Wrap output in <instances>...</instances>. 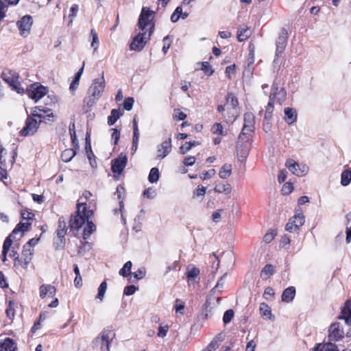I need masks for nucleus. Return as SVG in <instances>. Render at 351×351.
<instances>
[{
    "mask_svg": "<svg viewBox=\"0 0 351 351\" xmlns=\"http://www.w3.org/2000/svg\"><path fill=\"white\" fill-rule=\"evenodd\" d=\"M154 12L146 8H143L139 16L138 25L141 32L136 35L130 44V49L141 51L145 47L154 31L153 19Z\"/></svg>",
    "mask_w": 351,
    "mask_h": 351,
    "instance_id": "nucleus-1",
    "label": "nucleus"
},
{
    "mask_svg": "<svg viewBox=\"0 0 351 351\" xmlns=\"http://www.w3.org/2000/svg\"><path fill=\"white\" fill-rule=\"evenodd\" d=\"M93 215L91 210L86 209V204H77V210L71 215L69 220L70 230L77 232Z\"/></svg>",
    "mask_w": 351,
    "mask_h": 351,
    "instance_id": "nucleus-2",
    "label": "nucleus"
},
{
    "mask_svg": "<svg viewBox=\"0 0 351 351\" xmlns=\"http://www.w3.org/2000/svg\"><path fill=\"white\" fill-rule=\"evenodd\" d=\"M104 74L100 78L95 79L88 90V96L84 99V103L88 108L93 107L101 97L105 88Z\"/></svg>",
    "mask_w": 351,
    "mask_h": 351,
    "instance_id": "nucleus-3",
    "label": "nucleus"
},
{
    "mask_svg": "<svg viewBox=\"0 0 351 351\" xmlns=\"http://www.w3.org/2000/svg\"><path fill=\"white\" fill-rule=\"evenodd\" d=\"M114 337L115 333L110 327H107L93 341V348L95 351H110V344Z\"/></svg>",
    "mask_w": 351,
    "mask_h": 351,
    "instance_id": "nucleus-4",
    "label": "nucleus"
},
{
    "mask_svg": "<svg viewBox=\"0 0 351 351\" xmlns=\"http://www.w3.org/2000/svg\"><path fill=\"white\" fill-rule=\"evenodd\" d=\"M1 78L4 80L13 90L17 93L23 95L25 89L19 82V74L14 71L5 70L1 73Z\"/></svg>",
    "mask_w": 351,
    "mask_h": 351,
    "instance_id": "nucleus-5",
    "label": "nucleus"
},
{
    "mask_svg": "<svg viewBox=\"0 0 351 351\" xmlns=\"http://www.w3.org/2000/svg\"><path fill=\"white\" fill-rule=\"evenodd\" d=\"M42 120V115L36 113V110H33L32 117H28L26 119L25 126L21 131V135L26 136L33 135L38 130Z\"/></svg>",
    "mask_w": 351,
    "mask_h": 351,
    "instance_id": "nucleus-6",
    "label": "nucleus"
},
{
    "mask_svg": "<svg viewBox=\"0 0 351 351\" xmlns=\"http://www.w3.org/2000/svg\"><path fill=\"white\" fill-rule=\"evenodd\" d=\"M239 105V102L237 98L232 94L228 93L226 96V111L228 115L222 114L223 117L226 119L227 122L233 121L235 120L237 116V106Z\"/></svg>",
    "mask_w": 351,
    "mask_h": 351,
    "instance_id": "nucleus-7",
    "label": "nucleus"
},
{
    "mask_svg": "<svg viewBox=\"0 0 351 351\" xmlns=\"http://www.w3.org/2000/svg\"><path fill=\"white\" fill-rule=\"evenodd\" d=\"M66 232V219L62 216L58 219V229L56 230L57 239L53 241V245L56 250L62 249L64 247Z\"/></svg>",
    "mask_w": 351,
    "mask_h": 351,
    "instance_id": "nucleus-8",
    "label": "nucleus"
},
{
    "mask_svg": "<svg viewBox=\"0 0 351 351\" xmlns=\"http://www.w3.org/2000/svg\"><path fill=\"white\" fill-rule=\"evenodd\" d=\"M254 115L252 112H246L244 114V123L242 131L239 136V141L247 142L249 138L245 136L247 134L253 132L254 130Z\"/></svg>",
    "mask_w": 351,
    "mask_h": 351,
    "instance_id": "nucleus-9",
    "label": "nucleus"
},
{
    "mask_svg": "<svg viewBox=\"0 0 351 351\" xmlns=\"http://www.w3.org/2000/svg\"><path fill=\"white\" fill-rule=\"evenodd\" d=\"M28 97L37 102L47 95L48 90L46 86L41 85L40 83H34L27 88L25 91Z\"/></svg>",
    "mask_w": 351,
    "mask_h": 351,
    "instance_id": "nucleus-10",
    "label": "nucleus"
},
{
    "mask_svg": "<svg viewBox=\"0 0 351 351\" xmlns=\"http://www.w3.org/2000/svg\"><path fill=\"white\" fill-rule=\"evenodd\" d=\"M172 151V140L169 137L159 143L156 147L155 159L161 160L166 158Z\"/></svg>",
    "mask_w": 351,
    "mask_h": 351,
    "instance_id": "nucleus-11",
    "label": "nucleus"
},
{
    "mask_svg": "<svg viewBox=\"0 0 351 351\" xmlns=\"http://www.w3.org/2000/svg\"><path fill=\"white\" fill-rule=\"evenodd\" d=\"M32 25V17L28 14L23 16L16 23V26L19 28L20 35L23 37H27L30 34Z\"/></svg>",
    "mask_w": 351,
    "mask_h": 351,
    "instance_id": "nucleus-12",
    "label": "nucleus"
},
{
    "mask_svg": "<svg viewBox=\"0 0 351 351\" xmlns=\"http://www.w3.org/2000/svg\"><path fill=\"white\" fill-rule=\"evenodd\" d=\"M285 165L293 174L299 177L306 175L308 170L306 165L299 164L293 159H288Z\"/></svg>",
    "mask_w": 351,
    "mask_h": 351,
    "instance_id": "nucleus-13",
    "label": "nucleus"
},
{
    "mask_svg": "<svg viewBox=\"0 0 351 351\" xmlns=\"http://www.w3.org/2000/svg\"><path fill=\"white\" fill-rule=\"evenodd\" d=\"M287 41V32L286 29H283L280 34H279L277 40H276V54H275V58L274 60V63L277 64L278 63V58L282 55L283 53Z\"/></svg>",
    "mask_w": 351,
    "mask_h": 351,
    "instance_id": "nucleus-14",
    "label": "nucleus"
},
{
    "mask_svg": "<svg viewBox=\"0 0 351 351\" xmlns=\"http://www.w3.org/2000/svg\"><path fill=\"white\" fill-rule=\"evenodd\" d=\"M305 222V218L302 213H298L291 218L286 225L285 229L290 232H296Z\"/></svg>",
    "mask_w": 351,
    "mask_h": 351,
    "instance_id": "nucleus-15",
    "label": "nucleus"
},
{
    "mask_svg": "<svg viewBox=\"0 0 351 351\" xmlns=\"http://www.w3.org/2000/svg\"><path fill=\"white\" fill-rule=\"evenodd\" d=\"M128 162L127 156L121 153L119 156L112 160V171L114 173L121 174L125 167Z\"/></svg>",
    "mask_w": 351,
    "mask_h": 351,
    "instance_id": "nucleus-16",
    "label": "nucleus"
},
{
    "mask_svg": "<svg viewBox=\"0 0 351 351\" xmlns=\"http://www.w3.org/2000/svg\"><path fill=\"white\" fill-rule=\"evenodd\" d=\"M344 332L339 323H334L328 329V339L330 341H337L343 338Z\"/></svg>",
    "mask_w": 351,
    "mask_h": 351,
    "instance_id": "nucleus-17",
    "label": "nucleus"
},
{
    "mask_svg": "<svg viewBox=\"0 0 351 351\" xmlns=\"http://www.w3.org/2000/svg\"><path fill=\"white\" fill-rule=\"evenodd\" d=\"M34 254V249L29 247V245H24L22 251L21 258L23 263L21 267L24 269L27 268Z\"/></svg>",
    "mask_w": 351,
    "mask_h": 351,
    "instance_id": "nucleus-18",
    "label": "nucleus"
},
{
    "mask_svg": "<svg viewBox=\"0 0 351 351\" xmlns=\"http://www.w3.org/2000/svg\"><path fill=\"white\" fill-rule=\"evenodd\" d=\"M56 289L51 285H42L39 288V295L41 298L46 296L53 298L56 295Z\"/></svg>",
    "mask_w": 351,
    "mask_h": 351,
    "instance_id": "nucleus-19",
    "label": "nucleus"
},
{
    "mask_svg": "<svg viewBox=\"0 0 351 351\" xmlns=\"http://www.w3.org/2000/svg\"><path fill=\"white\" fill-rule=\"evenodd\" d=\"M284 113H285V121L288 125H291L297 121L298 118V114L297 111L291 108H285L284 109Z\"/></svg>",
    "mask_w": 351,
    "mask_h": 351,
    "instance_id": "nucleus-20",
    "label": "nucleus"
},
{
    "mask_svg": "<svg viewBox=\"0 0 351 351\" xmlns=\"http://www.w3.org/2000/svg\"><path fill=\"white\" fill-rule=\"evenodd\" d=\"M339 318L343 319L347 325L351 326V302L350 300L346 302Z\"/></svg>",
    "mask_w": 351,
    "mask_h": 351,
    "instance_id": "nucleus-21",
    "label": "nucleus"
},
{
    "mask_svg": "<svg viewBox=\"0 0 351 351\" xmlns=\"http://www.w3.org/2000/svg\"><path fill=\"white\" fill-rule=\"evenodd\" d=\"M30 225L31 223H29L27 221L25 222L23 221V220L20 221L9 236H11V239L12 237L15 239V235H16L17 234L20 232L23 233L29 230V227L30 226ZM22 235L23 234H21V237H22Z\"/></svg>",
    "mask_w": 351,
    "mask_h": 351,
    "instance_id": "nucleus-22",
    "label": "nucleus"
},
{
    "mask_svg": "<svg viewBox=\"0 0 351 351\" xmlns=\"http://www.w3.org/2000/svg\"><path fill=\"white\" fill-rule=\"evenodd\" d=\"M259 311L261 315L264 319H269L271 320H273L274 319V316L271 313V308L266 303H261Z\"/></svg>",
    "mask_w": 351,
    "mask_h": 351,
    "instance_id": "nucleus-23",
    "label": "nucleus"
},
{
    "mask_svg": "<svg viewBox=\"0 0 351 351\" xmlns=\"http://www.w3.org/2000/svg\"><path fill=\"white\" fill-rule=\"evenodd\" d=\"M295 295V289L293 287H289L284 290L282 294V300L285 302H289L293 300Z\"/></svg>",
    "mask_w": 351,
    "mask_h": 351,
    "instance_id": "nucleus-24",
    "label": "nucleus"
},
{
    "mask_svg": "<svg viewBox=\"0 0 351 351\" xmlns=\"http://www.w3.org/2000/svg\"><path fill=\"white\" fill-rule=\"evenodd\" d=\"M12 242L13 239H11V236H8L3 242L1 258L3 263L7 261V254L12 246Z\"/></svg>",
    "mask_w": 351,
    "mask_h": 351,
    "instance_id": "nucleus-25",
    "label": "nucleus"
},
{
    "mask_svg": "<svg viewBox=\"0 0 351 351\" xmlns=\"http://www.w3.org/2000/svg\"><path fill=\"white\" fill-rule=\"evenodd\" d=\"M86 222V225L84 227L83 232L84 240H86L90 236V234L96 230V226L93 223V221L88 219Z\"/></svg>",
    "mask_w": 351,
    "mask_h": 351,
    "instance_id": "nucleus-26",
    "label": "nucleus"
},
{
    "mask_svg": "<svg viewBox=\"0 0 351 351\" xmlns=\"http://www.w3.org/2000/svg\"><path fill=\"white\" fill-rule=\"evenodd\" d=\"M215 192L219 193L229 194L231 192L232 187L230 184H223L222 182H218L216 184L214 189Z\"/></svg>",
    "mask_w": 351,
    "mask_h": 351,
    "instance_id": "nucleus-27",
    "label": "nucleus"
},
{
    "mask_svg": "<svg viewBox=\"0 0 351 351\" xmlns=\"http://www.w3.org/2000/svg\"><path fill=\"white\" fill-rule=\"evenodd\" d=\"M286 95V91L283 88L278 90L277 88H276L275 90H273V92L270 95V96L273 97V99L276 98L280 103H282L285 100Z\"/></svg>",
    "mask_w": 351,
    "mask_h": 351,
    "instance_id": "nucleus-28",
    "label": "nucleus"
},
{
    "mask_svg": "<svg viewBox=\"0 0 351 351\" xmlns=\"http://www.w3.org/2000/svg\"><path fill=\"white\" fill-rule=\"evenodd\" d=\"M231 173L232 165L226 163L221 167L219 172V176L222 179H226L230 176Z\"/></svg>",
    "mask_w": 351,
    "mask_h": 351,
    "instance_id": "nucleus-29",
    "label": "nucleus"
},
{
    "mask_svg": "<svg viewBox=\"0 0 351 351\" xmlns=\"http://www.w3.org/2000/svg\"><path fill=\"white\" fill-rule=\"evenodd\" d=\"M123 114L118 109H112L110 115L108 117V124L114 125Z\"/></svg>",
    "mask_w": 351,
    "mask_h": 351,
    "instance_id": "nucleus-30",
    "label": "nucleus"
},
{
    "mask_svg": "<svg viewBox=\"0 0 351 351\" xmlns=\"http://www.w3.org/2000/svg\"><path fill=\"white\" fill-rule=\"evenodd\" d=\"M1 348L5 351H16V345L12 339L6 338L1 344Z\"/></svg>",
    "mask_w": 351,
    "mask_h": 351,
    "instance_id": "nucleus-31",
    "label": "nucleus"
},
{
    "mask_svg": "<svg viewBox=\"0 0 351 351\" xmlns=\"http://www.w3.org/2000/svg\"><path fill=\"white\" fill-rule=\"evenodd\" d=\"M75 154L76 152L73 148L66 149L62 152L61 158L64 162H69L72 160V158L75 156Z\"/></svg>",
    "mask_w": 351,
    "mask_h": 351,
    "instance_id": "nucleus-32",
    "label": "nucleus"
},
{
    "mask_svg": "<svg viewBox=\"0 0 351 351\" xmlns=\"http://www.w3.org/2000/svg\"><path fill=\"white\" fill-rule=\"evenodd\" d=\"M250 36V31L248 28H239L237 32V39L239 42L247 40Z\"/></svg>",
    "mask_w": 351,
    "mask_h": 351,
    "instance_id": "nucleus-33",
    "label": "nucleus"
},
{
    "mask_svg": "<svg viewBox=\"0 0 351 351\" xmlns=\"http://www.w3.org/2000/svg\"><path fill=\"white\" fill-rule=\"evenodd\" d=\"M351 182V171L344 170L341 175V184L343 186H348Z\"/></svg>",
    "mask_w": 351,
    "mask_h": 351,
    "instance_id": "nucleus-34",
    "label": "nucleus"
},
{
    "mask_svg": "<svg viewBox=\"0 0 351 351\" xmlns=\"http://www.w3.org/2000/svg\"><path fill=\"white\" fill-rule=\"evenodd\" d=\"M86 155H87V157L89 160V162H90V166L93 167V168H95L96 167V160H95V157L94 156V154L91 149V147H90V143H86Z\"/></svg>",
    "mask_w": 351,
    "mask_h": 351,
    "instance_id": "nucleus-35",
    "label": "nucleus"
},
{
    "mask_svg": "<svg viewBox=\"0 0 351 351\" xmlns=\"http://www.w3.org/2000/svg\"><path fill=\"white\" fill-rule=\"evenodd\" d=\"M160 178V173L159 170L157 167H153L151 169L149 176H148V180L151 183L156 182Z\"/></svg>",
    "mask_w": 351,
    "mask_h": 351,
    "instance_id": "nucleus-36",
    "label": "nucleus"
},
{
    "mask_svg": "<svg viewBox=\"0 0 351 351\" xmlns=\"http://www.w3.org/2000/svg\"><path fill=\"white\" fill-rule=\"evenodd\" d=\"M107 289V283L106 281L102 282L97 290V294L96 295V298L99 300L100 301H103L105 293Z\"/></svg>",
    "mask_w": 351,
    "mask_h": 351,
    "instance_id": "nucleus-37",
    "label": "nucleus"
},
{
    "mask_svg": "<svg viewBox=\"0 0 351 351\" xmlns=\"http://www.w3.org/2000/svg\"><path fill=\"white\" fill-rule=\"evenodd\" d=\"M220 341L221 340L218 337L214 338L206 346V348L202 351H215L217 348H219Z\"/></svg>",
    "mask_w": 351,
    "mask_h": 351,
    "instance_id": "nucleus-38",
    "label": "nucleus"
},
{
    "mask_svg": "<svg viewBox=\"0 0 351 351\" xmlns=\"http://www.w3.org/2000/svg\"><path fill=\"white\" fill-rule=\"evenodd\" d=\"M78 10H79L78 5H77V4L72 5V6L71 7L70 10H69L70 13L69 14V21L68 23L69 26L72 25L73 19L77 16Z\"/></svg>",
    "mask_w": 351,
    "mask_h": 351,
    "instance_id": "nucleus-39",
    "label": "nucleus"
},
{
    "mask_svg": "<svg viewBox=\"0 0 351 351\" xmlns=\"http://www.w3.org/2000/svg\"><path fill=\"white\" fill-rule=\"evenodd\" d=\"M274 272V267L271 265H266L261 271V276L263 278L267 279L271 275H272Z\"/></svg>",
    "mask_w": 351,
    "mask_h": 351,
    "instance_id": "nucleus-40",
    "label": "nucleus"
},
{
    "mask_svg": "<svg viewBox=\"0 0 351 351\" xmlns=\"http://www.w3.org/2000/svg\"><path fill=\"white\" fill-rule=\"evenodd\" d=\"M14 302L12 300L9 301L8 306L5 310L7 317L12 321L14 318L15 310L14 308Z\"/></svg>",
    "mask_w": 351,
    "mask_h": 351,
    "instance_id": "nucleus-41",
    "label": "nucleus"
},
{
    "mask_svg": "<svg viewBox=\"0 0 351 351\" xmlns=\"http://www.w3.org/2000/svg\"><path fill=\"white\" fill-rule=\"evenodd\" d=\"M73 271L76 275L75 278L74 280L75 286L76 287H80L82 285V276L80 275L79 267L77 265H74Z\"/></svg>",
    "mask_w": 351,
    "mask_h": 351,
    "instance_id": "nucleus-42",
    "label": "nucleus"
},
{
    "mask_svg": "<svg viewBox=\"0 0 351 351\" xmlns=\"http://www.w3.org/2000/svg\"><path fill=\"white\" fill-rule=\"evenodd\" d=\"M132 264L131 261L126 262L123 267L120 269L119 274L123 277L128 276L131 273Z\"/></svg>",
    "mask_w": 351,
    "mask_h": 351,
    "instance_id": "nucleus-43",
    "label": "nucleus"
},
{
    "mask_svg": "<svg viewBox=\"0 0 351 351\" xmlns=\"http://www.w3.org/2000/svg\"><path fill=\"white\" fill-rule=\"evenodd\" d=\"M90 35L92 36L91 47L94 48V51H96L99 45V38L95 29L90 30Z\"/></svg>",
    "mask_w": 351,
    "mask_h": 351,
    "instance_id": "nucleus-44",
    "label": "nucleus"
},
{
    "mask_svg": "<svg viewBox=\"0 0 351 351\" xmlns=\"http://www.w3.org/2000/svg\"><path fill=\"white\" fill-rule=\"evenodd\" d=\"M206 194V188L203 186H198L197 189L193 192V197L199 198L201 200Z\"/></svg>",
    "mask_w": 351,
    "mask_h": 351,
    "instance_id": "nucleus-45",
    "label": "nucleus"
},
{
    "mask_svg": "<svg viewBox=\"0 0 351 351\" xmlns=\"http://www.w3.org/2000/svg\"><path fill=\"white\" fill-rule=\"evenodd\" d=\"M226 276V274L223 275L220 278V279L218 280L217 285L215 286V287L211 290L213 293H217V292H221L223 287H224V278Z\"/></svg>",
    "mask_w": 351,
    "mask_h": 351,
    "instance_id": "nucleus-46",
    "label": "nucleus"
},
{
    "mask_svg": "<svg viewBox=\"0 0 351 351\" xmlns=\"http://www.w3.org/2000/svg\"><path fill=\"white\" fill-rule=\"evenodd\" d=\"M199 274V270L195 267L188 268L187 269V278L189 279H193L197 277Z\"/></svg>",
    "mask_w": 351,
    "mask_h": 351,
    "instance_id": "nucleus-47",
    "label": "nucleus"
},
{
    "mask_svg": "<svg viewBox=\"0 0 351 351\" xmlns=\"http://www.w3.org/2000/svg\"><path fill=\"white\" fill-rule=\"evenodd\" d=\"M241 142L245 143V141H239V143L237 145V153H238L239 156L245 158L248 154L249 147H248V146H247V145L246 144L245 145V148L243 149H239V145H240L239 143ZM248 143V141L245 142V143Z\"/></svg>",
    "mask_w": 351,
    "mask_h": 351,
    "instance_id": "nucleus-48",
    "label": "nucleus"
},
{
    "mask_svg": "<svg viewBox=\"0 0 351 351\" xmlns=\"http://www.w3.org/2000/svg\"><path fill=\"white\" fill-rule=\"evenodd\" d=\"M182 14V8L178 6L176 8L174 12L171 16V21L173 23H176L179 19L180 18V15Z\"/></svg>",
    "mask_w": 351,
    "mask_h": 351,
    "instance_id": "nucleus-49",
    "label": "nucleus"
},
{
    "mask_svg": "<svg viewBox=\"0 0 351 351\" xmlns=\"http://www.w3.org/2000/svg\"><path fill=\"white\" fill-rule=\"evenodd\" d=\"M234 317V311L232 309L227 310L223 317V321L224 324H228L231 322Z\"/></svg>",
    "mask_w": 351,
    "mask_h": 351,
    "instance_id": "nucleus-50",
    "label": "nucleus"
},
{
    "mask_svg": "<svg viewBox=\"0 0 351 351\" xmlns=\"http://www.w3.org/2000/svg\"><path fill=\"white\" fill-rule=\"evenodd\" d=\"M274 110V99L271 96H269V101L266 107L265 119H267V115H271Z\"/></svg>",
    "mask_w": 351,
    "mask_h": 351,
    "instance_id": "nucleus-51",
    "label": "nucleus"
},
{
    "mask_svg": "<svg viewBox=\"0 0 351 351\" xmlns=\"http://www.w3.org/2000/svg\"><path fill=\"white\" fill-rule=\"evenodd\" d=\"M319 351H339L337 346L330 342L322 345Z\"/></svg>",
    "mask_w": 351,
    "mask_h": 351,
    "instance_id": "nucleus-52",
    "label": "nucleus"
},
{
    "mask_svg": "<svg viewBox=\"0 0 351 351\" xmlns=\"http://www.w3.org/2000/svg\"><path fill=\"white\" fill-rule=\"evenodd\" d=\"M293 189V186L291 182H286L283 184L281 191L283 195H289Z\"/></svg>",
    "mask_w": 351,
    "mask_h": 351,
    "instance_id": "nucleus-53",
    "label": "nucleus"
},
{
    "mask_svg": "<svg viewBox=\"0 0 351 351\" xmlns=\"http://www.w3.org/2000/svg\"><path fill=\"white\" fill-rule=\"evenodd\" d=\"M169 330L168 325H160L158 328V332L157 333L158 337L160 338H164L166 337L167 332Z\"/></svg>",
    "mask_w": 351,
    "mask_h": 351,
    "instance_id": "nucleus-54",
    "label": "nucleus"
},
{
    "mask_svg": "<svg viewBox=\"0 0 351 351\" xmlns=\"http://www.w3.org/2000/svg\"><path fill=\"white\" fill-rule=\"evenodd\" d=\"M134 100L132 97H128L123 102V108L125 110L130 111L132 110Z\"/></svg>",
    "mask_w": 351,
    "mask_h": 351,
    "instance_id": "nucleus-55",
    "label": "nucleus"
},
{
    "mask_svg": "<svg viewBox=\"0 0 351 351\" xmlns=\"http://www.w3.org/2000/svg\"><path fill=\"white\" fill-rule=\"evenodd\" d=\"M276 235V233L275 232L274 230H270L265 234V236L263 237V241L265 243H269L274 239Z\"/></svg>",
    "mask_w": 351,
    "mask_h": 351,
    "instance_id": "nucleus-56",
    "label": "nucleus"
},
{
    "mask_svg": "<svg viewBox=\"0 0 351 351\" xmlns=\"http://www.w3.org/2000/svg\"><path fill=\"white\" fill-rule=\"evenodd\" d=\"M143 195L148 199H154L156 195V191L152 188H147L145 189Z\"/></svg>",
    "mask_w": 351,
    "mask_h": 351,
    "instance_id": "nucleus-57",
    "label": "nucleus"
},
{
    "mask_svg": "<svg viewBox=\"0 0 351 351\" xmlns=\"http://www.w3.org/2000/svg\"><path fill=\"white\" fill-rule=\"evenodd\" d=\"M70 130V134H71V141H72V144L73 145V147L75 149L79 147L78 145V141H77V136H76V134H75V131L74 130V129L72 130L71 128L69 129Z\"/></svg>",
    "mask_w": 351,
    "mask_h": 351,
    "instance_id": "nucleus-58",
    "label": "nucleus"
},
{
    "mask_svg": "<svg viewBox=\"0 0 351 351\" xmlns=\"http://www.w3.org/2000/svg\"><path fill=\"white\" fill-rule=\"evenodd\" d=\"M133 275L136 280H141L145 276V269L143 267L140 268Z\"/></svg>",
    "mask_w": 351,
    "mask_h": 351,
    "instance_id": "nucleus-59",
    "label": "nucleus"
},
{
    "mask_svg": "<svg viewBox=\"0 0 351 351\" xmlns=\"http://www.w3.org/2000/svg\"><path fill=\"white\" fill-rule=\"evenodd\" d=\"M136 287L134 285H129L124 288L123 293L125 295H132L135 293Z\"/></svg>",
    "mask_w": 351,
    "mask_h": 351,
    "instance_id": "nucleus-60",
    "label": "nucleus"
},
{
    "mask_svg": "<svg viewBox=\"0 0 351 351\" xmlns=\"http://www.w3.org/2000/svg\"><path fill=\"white\" fill-rule=\"evenodd\" d=\"M214 134H223V127L220 123H215L212 127Z\"/></svg>",
    "mask_w": 351,
    "mask_h": 351,
    "instance_id": "nucleus-61",
    "label": "nucleus"
},
{
    "mask_svg": "<svg viewBox=\"0 0 351 351\" xmlns=\"http://www.w3.org/2000/svg\"><path fill=\"white\" fill-rule=\"evenodd\" d=\"M6 6L2 0H0V22L5 17Z\"/></svg>",
    "mask_w": 351,
    "mask_h": 351,
    "instance_id": "nucleus-62",
    "label": "nucleus"
},
{
    "mask_svg": "<svg viewBox=\"0 0 351 351\" xmlns=\"http://www.w3.org/2000/svg\"><path fill=\"white\" fill-rule=\"evenodd\" d=\"M112 138L114 140V143L115 145L117 144L119 138H120V132L117 129H112Z\"/></svg>",
    "mask_w": 351,
    "mask_h": 351,
    "instance_id": "nucleus-63",
    "label": "nucleus"
},
{
    "mask_svg": "<svg viewBox=\"0 0 351 351\" xmlns=\"http://www.w3.org/2000/svg\"><path fill=\"white\" fill-rule=\"evenodd\" d=\"M287 171L286 169H282L280 171L278 176V180L280 183L284 182L287 178Z\"/></svg>",
    "mask_w": 351,
    "mask_h": 351,
    "instance_id": "nucleus-64",
    "label": "nucleus"
}]
</instances>
